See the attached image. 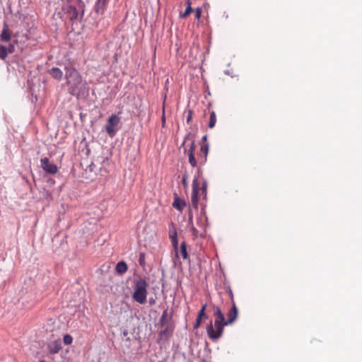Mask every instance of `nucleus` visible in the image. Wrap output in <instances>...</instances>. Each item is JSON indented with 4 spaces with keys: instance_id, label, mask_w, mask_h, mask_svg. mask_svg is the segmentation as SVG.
I'll return each mask as SVG.
<instances>
[{
    "instance_id": "9",
    "label": "nucleus",
    "mask_w": 362,
    "mask_h": 362,
    "mask_svg": "<svg viewBox=\"0 0 362 362\" xmlns=\"http://www.w3.org/2000/svg\"><path fill=\"white\" fill-rule=\"evenodd\" d=\"M41 168L49 174L54 175L58 172L57 166L50 162L48 158H43L40 160Z\"/></svg>"
},
{
    "instance_id": "32",
    "label": "nucleus",
    "mask_w": 362,
    "mask_h": 362,
    "mask_svg": "<svg viewBox=\"0 0 362 362\" xmlns=\"http://www.w3.org/2000/svg\"><path fill=\"white\" fill-rule=\"evenodd\" d=\"M201 322H202V319L197 317L196 322L194 325V328L195 329L198 328L200 326Z\"/></svg>"
},
{
    "instance_id": "4",
    "label": "nucleus",
    "mask_w": 362,
    "mask_h": 362,
    "mask_svg": "<svg viewBox=\"0 0 362 362\" xmlns=\"http://www.w3.org/2000/svg\"><path fill=\"white\" fill-rule=\"evenodd\" d=\"M148 284L146 280L140 279L136 282L133 298L140 304H144L146 301Z\"/></svg>"
},
{
    "instance_id": "28",
    "label": "nucleus",
    "mask_w": 362,
    "mask_h": 362,
    "mask_svg": "<svg viewBox=\"0 0 362 362\" xmlns=\"http://www.w3.org/2000/svg\"><path fill=\"white\" fill-rule=\"evenodd\" d=\"M139 264L141 266V267H145L146 265V262H145V254L144 252H141L139 254Z\"/></svg>"
},
{
    "instance_id": "22",
    "label": "nucleus",
    "mask_w": 362,
    "mask_h": 362,
    "mask_svg": "<svg viewBox=\"0 0 362 362\" xmlns=\"http://www.w3.org/2000/svg\"><path fill=\"white\" fill-rule=\"evenodd\" d=\"M216 113L214 111H212L211 113H210V118H209V127L212 129L215 127V124H216Z\"/></svg>"
},
{
    "instance_id": "27",
    "label": "nucleus",
    "mask_w": 362,
    "mask_h": 362,
    "mask_svg": "<svg viewBox=\"0 0 362 362\" xmlns=\"http://www.w3.org/2000/svg\"><path fill=\"white\" fill-rule=\"evenodd\" d=\"M188 178H189V176H188V174L187 173H185L183 175H182V185L185 188H187L188 187Z\"/></svg>"
},
{
    "instance_id": "12",
    "label": "nucleus",
    "mask_w": 362,
    "mask_h": 362,
    "mask_svg": "<svg viewBox=\"0 0 362 362\" xmlns=\"http://www.w3.org/2000/svg\"><path fill=\"white\" fill-rule=\"evenodd\" d=\"M238 317V308L234 300H233L232 308L228 311L227 319L226 320L228 325L233 323Z\"/></svg>"
},
{
    "instance_id": "11",
    "label": "nucleus",
    "mask_w": 362,
    "mask_h": 362,
    "mask_svg": "<svg viewBox=\"0 0 362 362\" xmlns=\"http://www.w3.org/2000/svg\"><path fill=\"white\" fill-rule=\"evenodd\" d=\"M169 238L171 240L172 245H173L174 250H175L176 254L177 255V250H178L177 233L176 228L174 227V226L173 224L169 228Z\"/></svg>"
},
{
    "instance_id": "36",
    "label": "nucleus",
    "mask_w": 362,
    "mask_h": 362,
    "mask_svg": "<svg viewBox=\"0 0 362 362\" xmlns=\"http://www.w3.org/2000/svg\"><path fill=\"white\" fill-rule=\"evenodd\" d=\"M39 362H47V361L45 360H40V361H39Z\"/></svg>"
},
{
    "instance_id": "16",
    "label": "nucleus",
    "mask_w": 362,
    "mask_h": 362,
    "mask_svg": "<svg viewBox=\"0 0 362 362\" xmlns=\"http://www.w3.org/2000/svg\"><path fill=\"white\" fill-rule=\"evenodd\" d=\"M107 0H97L95 5V11L103 14L106 8Z\"/></svg>"
},
{
    "instance_id": "19",
    "label": "nucleus",
    "mask_w": 362,
    "mask_h": 362,
    "mask_svg": "<svg viewBox=\"0 0 362 362\" xmlns=\"http://www.w3.org/2000/svg\"><path fill=\"white\" fill-rule=\"evenodd\" d=\"M186 4H187V6H186L185 12L180 13V18H185L193 11V9L191 6V0H187Z\"/></svg>"
},
{
    "instance_id": "18",
    "label": "nucleus",
    "mask_w": 362,
    "mask_h": 362,
    "mask_svg": "<svg viewBox=\"0 0 362 362\" xmlns=\"http://www.w3.org/2000/svg\"><path fill=\"white\" fill-rule=\"evenodd\" d=\"M214 309V315L216 317L215 320H220V321H226L225 316L223 313H222L221 308L217 306L214 305L213 307Z\"/></svg>"
},
{
    "instance_id": "31",
    "label": "nucleus",
    "mask_w": 362,
    "mask_h": 362,
    "mask_svg": "<svg viewBox=\"0 0 362 362\" xmlns=\"http://www.w3.org/2000/svg\"><path fill=\"white\" fill-rule=\"evenodd\" d=\"M201 15H202V8H197L195 9V18L197 20H199V18L201 17Z\"/></svg>"
},
{
    "instance_id": "1",
    "label": "nucleus",
    "mask_w": 362,
    "mask_h": 362,
    "mask_svg": "<svg viewBox=\"0 0 362 362\" xmlns=\"http://www.w3.org/2000/svg\"><path fill=\"white\" fill-rule=\"evenodd\" d=\"M65 78L69 86V93L77 98L88 93L86 82L83 81L80 73L73 66L65 67Z\"/></svg>"
},
{
    "instance_id": "29",
    "label": "nucleus",
    "mask_w": 362,
    "mask_h": 362,
    "mask_svg": "<svg viewBox=\"0 0 362 362\" xmlns=\"http://www.w3.org/2000/svg\"><path fill=\"white\" fill-rule=\"evenodd\" d=\"M206 308V305L204 304L202 305L201 310H199V315L197 316L198 318L202 319V317H206V313H205Z\"/></svg>"
},
{
    "instance_id": "21",
    "label": "nucleus",
    "mask_w": 362,
    "mask_h": 362,
    "mask_svg": "<svg viewBox=\"0 0 362 362\" xmlns=\"http://www.w3.org/2000/svg\"><path fill=\"white\" fill-rule=\"evenodd\" d=\"M180 253L184 259H187L188 258V253L187 252V245H186V243L185 241H183L180 245Z\"/></svg>"
},
{
    "instance_id": "10",
    "label": "nucleus",
    "mask_w": 362,
    "mask_h": 362,
    "mask_svg": "<svg viewBox=\"0 0 362 362\" xmlns=\"http://www.w3.org/2000/svg\"><path fill=\"white\" fill-rule=\"evenodd\" d=\"M62 349V341L60 339L50 341L47 344V350L49 354H57Z\"/></svg>"
},
{
    "instance_id": "20",
    "label": "nucleus",
    "mask_w": 362,
    "mask_h": 362,
    "mask_svg": "<svg viewBox=\"0 0 362 362\" xmlns=\"http://www.w3.org/2000/svg\"><path fill=\"white\" fill-rule=\"evenodd\" d=\"M127 265L124 262H119L116 265V271L119 274H123L127 271Z\"/></svg>"
},
{
    "instance_id": "23",
    "label": "nucleus",
    "mask_w": 362,
    "mask_h": 362,
    "mask_svg": "<svg viewBox=\"0 0 362 362\" xmlns=\"http://www.w3.org/2000/svg\"><path fill=\"white\" fill-rule=\"evenodd\" d=\"M185 114L186 115V122L187 124H189L192 119L193 111L188 109L185 112Z\"/></svg>"
},
{
    "instance_id": "2",
    "label": "nucleus",
    "mask_w": 362,
    "mask_h": 362,
    "mask_svg": "<svg viewBox=\"0 0 362 362\" xmlns=\"http://www.w3.org/2000/svg\"><path fill=\"white\" fill-rule=\"evenodd\" d=\"M201 171L199 168L197 170V175H195L193 181H192V205L194 208L197 209L198 203H199V192L201 190L202 194L205 199L206 197V189H207V183L206 181H204L201 188L199 187V184L198 182L199 176Z\"/></svg>"
},
{
    "instance_id": "33",
    "label": "nucleus",
    "mask_w": 362,
    "mask_h": 362,
    "mask_svg": "<svg viewBox=\"0 0 362 362\" xmlns=\"http://www.w3.org/2000/svg\"><path fill=\"white\" fill-rule=\"evenodd\" d=\"M192 219H193V216H192V211H189V220H188V221H189V226L193 225V223H192Z\"/></svg>"
},
{
    "instance_id": "14",
    "label": "nucleus",
    "mask_w": 362,
    "mask_h": 362,
    "mask_svg": "<svg viewBox=\"0 0 362 362\" xmlns=\"http://www.w3.org/2000/svg\"><path fill=\"white\" fill-rule=\"evenodd\" d=\"M11 32L8 29V26L6 24L4 25V28L0 34V39L3 42H8L11 40Z\"/></svg>"
},
{
    "instance_id": "13",
    "label": "nucleus",
    "mask_w": 362,
    "mask_h": 362,
    "mask_svg": "<svg viewBox=\"0 0 362 362\" xmlns=\"http://www.w3.org/2000/svg\"><path fill=\"white\" fill-rule=\"evenodd\" d=\"M63 9L68 15V17L71 21H74L78 18V11L74 6L69 5L66 7H64Z\"/></svg>"
},
{
    "instance_id": "3",
    "label": "nucleus",
    "mask_w": 362,
    "mask_h": 362,
    "mask_svg": "<svg viewBox=\"0 0 362 362\" xmlns=\"http://www.w3.org/2000/svg\"><path fill=\"white\" fill-rule=\"evenodd\" d=\"M227 325H228L226 321L215 320L214 325L210 322V324L206 327V332L209 337L213 341H216L222 336L223 328Z\"/></svg>"
},
{
    "instance_id": "15",
    "label": "nucleus",
    "mask_w": 362,
    "mask_h": 362,
    "mask_svg": "<svg viewBox=\"0 0 362 362\" xmlns=\"http://www.w3.org/2000/svg\"><path fill=\"white\" fill-rule=\"evenodd\" d=\"M185 202L180 199L177 194L174 197V201L173 202V206L177 209L180 211H182L184 207L185 206Z\"/></svg>"
},
{
    "instance_id": "34",
    "label": "nucleus",
    "mask_w": 362,
    "mask_h": 362,
    "mask_svg": "<svg viewBox=\"0 0 362 362\" xmlns=\"http://www.w3.org/2000/svg\"><path fill=\"white\" fill-rule=\"evenodd\" d=\"M228 295H229L230 298L231 300V303L233 304V300H234V299H233V292H232L230 288H228Z\"/></svg>"
},
{
    "instance_id": "26",
    "label": "nucleus",
    "mask_w": 362,
    "mask_h": 362,
    "mask_svg": "<svg viewBox=\"0 0 362 362\" xmlns=\"http://www.w3.org/2000/svg\"><path fill=\"white\" fill-rule=\"evenodd\" d=\"M190 230L194 238H197L199 235L202 236V234H199V230L194 226V225L190 226Z\"/></svg>"
},
{
    "instance_id": "24",
    "label": "nucleus",
    "mask_w": 362,
    "mask_h": 362,
    "mask_svg": "<svg viewBox=\"0 0 362 362\" xmlns=\"http://www.w3.org/2000/svg\"><path fill=\"white\" fill-rule=\"evenodd\" d=\"M206 221V217L199 216L197 218V223L200 228H204Z\"/></svg>"
},
{
    "instance_id": "25",
    "label": "nucleus",
    "mask_w": 362,
    "mask_h": 362,
    "mask_svg": "<svg viewBox=\"0 0 362 362\" xmlns=\"http://www.w3.org/2000/svg\"><path fill=\"white\" fill-rule=\"evenodd\" d=\"M7 49L4 45H0V58L4 59L7 57Z\"/></svg>"
},
{
    "instance_id": "7",
    "label": "nucleus",
    "mask_w": 362,
    "mask_h": 362,
    "mask_svg": "<svg viewBox=\"0 0 362 362\" xmlns=\"http://www.w3.org/2000/svg\"><path fill=\"white\" fill-rule=\"evenodd\" d=\"M171 320V315H168V310H165L163 312L162 316L160 320L161 327H164L165 329L161 332L162 335H168L172 332V325L170 321Z\"/></svg>"
},
{
    "instance_id": "8",
    "label": "nucleus",
    "mask_w": 362,
    "mask_h": 362,
    "mask_svg": "<svg viewBox=\"0 0 362 362\" xmlns=\"http://www.w3.org/2000/svg\"><path fill=\"white\" fill-rule=\"evenodd\" d=\"M207 136L204 135L202 139L200 152L198 156V161L200 165L204 164L207 160L209 153V144L206 143Z\"/></svg>"
},
{
    "instance_id": "30",
    "label": "nucleus",
    "mask_w": 362,
    "mask_h": 362,
    "mask_svg": "<svg viewBox=\"0 0 362 362\" xmlns=\"http://www.w3.org/2000/svg\"><path fill=\"white\" fill-rule=\"evenodd\" d=\"M64 343L66 345H69V344H71L73 341V338L71 335L69 334H66L64 335Z\"/></svg>"
},
{
    "instance_id": "6",
    "label": "nucleus",
    "mask_w": 362,
    "mask_h": 362,
    "mask_svg": "<svg viewBox=\"0 0 362 362\" xmlns=\"http://www.w3.org/2000/svg\"><path fill=\"white\" fill-rule=\"evenodd\" d=\"M188 141H190L189 148L188 153H187L189 163L192 165V167L195 168L197 166V161L194 157V151L196 149V145H195L194 139H193V137L192 136V135L190 134H189L188 135L186 136V137L185 139V143H187Z\"/></svg>"
},
{
    "instance_id": "5",
    "label": "nucleus",
    "mask_w": 362,
    "mask_h": 362,
    "mask_svg": "<svg viewBox=\"0 0 362 362\" xmlns=\"http://www.w3.org/2000/svg\"><path fill=\"white\" fill-rule=\"evenodd\" d=\"M119 122L120 117L117 115L112 114L109 117L107 123L105 125V130L109 136L113 137L115 136L118 130L117 126Z\"/></svg>"
},
{
    "instance_id": "35",
    "label": "nucleus",
    "mask_w": 362,
    "mask_h": 362,
    "mask_svg": "<svg viewBox=\"0 0 362 362\" xmlns=\"http://www.w3.org/2000/svg\"><path fill=\"white\" fill-rule=\"evenodd\" d=\"M162 122H163V124H164L165 122V110H163Z\"/></svg>"
},
{
    "instance_id": "17",
    "label": "nucleus",
    "mask_w": 362,
    "mask_h": 362,
    "mask_svg": "<svg viewBox=\"0 0 362 362\" xmlns=\"http://www.w3.org/2000/svg\"><path fill=\"white\" fill-rule=\"evenodd\" d=\"M49 74L52 77H53L55 79H57L58 81H60L63 77V72L62 71L57 68V67H53L49 71Z\"/></svg>"
}]
</instances>
